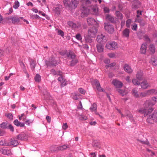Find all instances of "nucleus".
<instances>
[{
  "instance_id": "393cba45",
  "label": "nucleus",
  "mask_w": 157,
  "mask_h": 157,
  "mask_svg": "<svg viewBox=\"0 0 157 157\" xmlns=\"http://www.w3.org/2000/svg\"><path fill=\"white\" fill-rule=\"evenodd\" d=\"M137 88H133L132 90V94L136 97H139L138 94V91Z\"/></svg>"
},
{
  "instance_id": "2eb2a0df",
  "label": "nucleus",
  "mask_w": 157,
  "mask_h": 157,
  "mask_svg": "<svg viewBox=\"0 0 157 157\" xmlns=\"http://www.w3.org/2000/svg\"><path fill=\"white\" fill-rule=\"evenodd\" d=\"M135 21L136 22L139 23L140 26H144L147 24L145 21L140 18H136L135 20Z\"/></svg>"
},
{
  "instance_id": "8fccbe9b",
  "label": "nucleus",
  "mask_w": 157,
  "mask_h": 157,
  "mask_svg": "<svg viewBox=\"0 0 157 157\" xmlns=\"http://www.w3.org/2000/svg\"><path fill=\"white\" fill-rule=\"evenodd\" d=\"M137 26L136 24L134 23L132 25V29L134 31H136L137 30Z\"/></svg>"
},
{
  "instance_id": "f257e3e1",
  "label": "nucleus",
  "mask_w": 157,
  "mask_h": 157,
  "mask_svg": "<svg viewBox=\"0 0 157 157\" xmlns=\"http://www.w3.org/2000/svg\"><path fill=\"white\" fill-rule=\"evenodd\" d=\"M83 9L82 13L86 16L90 13H92L95 15L98 14V6L96 4H91L90 0H81L80 1Z\"/></svg>"
},
{
  "instance_id": "6e6d98bb",
  "label": "nucleus",
  "mask_w": 157,
  "mask_h": 157,
  "mask_svg": "<svg viewBox=\"0 0 157 157\" xmlns=\"http://www.w3.org/2000/svg\"><path fill=\"white\" fill-rule=\"evenodd\" d=\"M108 56L111 58H114L115 57V54L113 53H109L107 54Z\"/></svg>"
},
{
  "instance_id": "9b49d317",
  "label": "nucleus",
  "mask_w": 157,
  "mask_h": 157,
  "mask_svg": "<svg viewBox=\"0 0 157 157\" xmlns=\"http://www.w3.org/2000/svg\"><path fill=\"white\" fill-rule=\"evenodd\" d=\"M67 24L69 26L73 28L77 29L81 27V25L80 24H76L71 21H69L67 22Z\"/></svg>"
},
{
  "instance_id": "e2e57ef3",
  "label": "nucleus",
  "mask_w": 157,
  "mask_h": 157,
  "mask_svg": "<svg viewBox=\"0 0 157 157\" xmlns=\"http://www.w3.org/2000/svg\"><path fill=\"white\" fill-rule=\"evenodd\" d=\"M137 141L143 144H146L147 145H148L149 144V143L148 141L145 142V141H141V140H138Z\"/></svg>"
},
{
  "instance_id": "0eeeda50",
  "label": "nucleus",
  "mask_w": 157,
  "mask_h": 157,
  "mask_svg": "<svg viewBox=\"0 0 157 157\" xmlns=\"http://www.w3.org/2000/svg\"><path fill=\"white\" fill-rule=\"evenodd\" d=\"M104 27L105 30L110 33H112L114 32L113 27L109 23H105Z\"/></svg>"
},
{
  "instance_id": "4c0bfd02",
  "label": "nucleus",
  "mask_w": 157,
  "mask_h": 157,
  "mask_svg": "<svg viewBox=\"0 0 157 157\" xmlns=\"http://www.w3.org/2000/svg\"><path fill=\"white\" fill-rule=\"evenodd\" d=\"M116 14L117 18L120 19H121L123 18L122 14L119 11H117L116 12Z\"/></svg>"
},
{
  "instance_id": "69168bd1",
  "label": "nucleus",
  "mask_w": 157,
  "mask_h": 157,
  "mask_svg": "<svg viewBox=\"0 0 157 157\" xmlns=\"http://www.w3.org/2000/svg\"><path fill=\"white\" fill-rule=\"evenodd\" d=\"M133 71V70L131 68V67L128 66V73H132Z\"/></svg>"
},
{
  "instance_id": "37998d69",
  "label": "nucleus",
  "mask_w": 157,
  "mask_h": 157,
  "mask_svg": "<svg viewBox=\"0 0 157 157\" xmlns=\"http://www.w3.org/2000/svg\"><path fill=\"white\" fill-rule=\"evenodd\" d=\"M149 95L153 94H156L157 93V91L156 90L154 89H151L148 90Z\"/></svg>"
},
{
  "instance_id": "6ab92c4d",
  "label": "nucleus",
  "mask_w": 157,
  "mask_h": 157,
  "mask_svg": "<svg viewBox=\"0 0 157 157\" xmlns=\"http://www.w3.org/2000/svg\"><path fill=\"white\" fill-rule=\"evenodd\" d=\"M13 123L15 125L17 126H20L21 127H23L24 126L25 124L24 123H21L16 119L14 121Z\"/></svg>"
},
{
  "instance_id": "a19ab883",
  "label": "nucleus",
  "mask_w": 157,
  "mask_h": 157,
  "mask_svg": "<svg viewBox=\"0 0 157 157\" xmlns=\"http://www.w3.org/2000/svg\"><path fill=\"white\" fill-rule=\"evenodd\" d=\"M149 95L148 90L146 91L143 92H142L140 94V96L142 97H145L147 95Z\"/></svg>"
},
{
  "instance_id": "864d4df0",
  "label": "nucleus",
  "mask_w": 157,
  "mask_h": 157,
  "mask_svg": "<svg viewBox=\"0 0 157 157\" xmlns=\"http://www.w3.org/2000/svg\"><path fill=\"white\" fill-rule=\"evenodd\" d=\"M57 33L59 35H60L62 37L64 36V33L61 30H57Z\"/></svg>"
},
{
  "instance_id": "c9c22d12",
  "label": "nucleus",
  "mask_w": 157,
  "mask_h": 157,
  "mask_svg": "<svg viewBox=\"0 0 157 157\" xmlns=\"http://www.w3.org/2000/svg\"><path fill=\"white\" fill-rule=\"evenodd\" d=\"M8 124L6 122H3L0 124V127L2 128H8Z\"/></svg>"
},
{
  "instance_id": "5fc2aeb1",
  "label": "nucleus",
  "mask_w": 157,
  "mask_h": 157,
  "mask_svg": "<svg viewBox=\"0 0 157 157\" xmlns=\"http://www.w3.org/2000/svg\"><path fill=\"white\" fill-rule=\"evenodd\" d=\"M68 128V125L67 123H64L63 124L62 126V128L63 129L65 130Z\"/></svg>"
},
{
  "instance_id": "5701e85b",
  "label": "nucleus",
  "mask_w": 157,
  "mask_h": 157,
  "mask_svg": "<svg viewBox=\"0 0 157 157\" xmlns=\"http://www.w3.org/2000/svg\"><path fill=\"white\" fill-rule=\"evenodd\" d=\"M151 117L152 118L153 121L155 122H157V111H155L151 116Z\"/></svg>"
},
{
  "instance_id": "4d7b16f0",
  "label": "nucleus",
  "mask_w": 157,
  "mask_h": 157,
  "mask_svg": "<svg viewBox=\"0 0 157 157\" xmlns=\"http://www.w3.org/2000/svg\"><path fill=\"white\" fill-rule=\"evenodd\" d=\"M9 128L10 129V130L12 132H13L14 131L13 127L11 124H8V128Z\"/></svg>"
},
{
  "instance_id": "49530a36",
  "label": "nucleus",
  "mask_w": 157,
  "mask_h": 157,
  "mask_svg": "<svg viewBox=\"0 0 157 157\" xmlns=\"http://www.w3.org/2000/svg\"><path fill=\"white\" fill-rule=\"evenodd\" d=\"M19 6V3L18 1H16L14 3V5L13 6V8L15 9H17Z\"/></svg>"
},
{
  "instance_id": "0e129e2a",
  "label": "nucleus",
  "mask_w": 157,
  "mask_h": 157,
  "mask_svg": "<svg viewBox=\"0 0 157 157\" xmlns=\"http://www.w3.org/2000/svg\"><path fill=\"white\" fill-rule=\"evenodd\" d=\"M51 64L53 66H56V65L57 63L56 61L53 59V60L51 61Z\"/></svg>"
},
{
  "instance_id": "052dcab7",
  "label": "nucleus",
  "mask_w": 157,
  "mask_h": 157,
  "mask_svg": "<svg viewBox=\"0 0 157 157\" xmlns=\"http://www.w3.org/2000/svg\"><path fill=\"white\" fill-rule=\"evenodd\" d=\"M152 120H153L151 117L150 118H147V122L149 124L152 123Z\"/></svg>"
},
{
  "instance_id": "f03ea898",
  "label": "nucleus",
  "mask_w": 157,
  "mask_h": 157,
  "mask_svg": "<svg viewBox=\"0 0 157 157\" xmlns=\"http://www.w3.org/2000/svg\"><path fill=\"white\" fill-rule=\"evenodd\" d=\"M66 55L68 59H72L70 65L71 66H74L78 62V60L75 59V55L71 52H68Z\"/></svg>"
},
{
  "instance_id": "39448f33",
  "label": "nucleus",
  "mask_w": 157,
  "mask_h": 157,
  "mask_svg": "<svg viewBox=\"0 0 157 157\" xmlns=\"http://www.w3.org/2000/svg\"><path fill=\"white\" fill-rule=\"evenodd\" d=\"M8 21L13 24H17L19 22V18L16 16H10L7 18Z\"/></svg>"
},
{
  "instance_id": "f3484780",
  "label": "nucleus",
  "mask_w": 157,
  "mask_h": 157,
  "mask_svg": "<svg viewBox=\"0 0 157 157\" xmlns=\"http://www.w3.org/2000/svg\"><path fill=\"white\" fill-rule=\"evenodd\" d=\"M147 45L144 44H142L140 49V52L142 54H145L146 52Z\"/></svg>"
},
{
  "instance_id": "412c9836",
  "label": "nucleus",
  "mask_w": 157,
  "mask_h": 157,
  "mask_svg": "<svg viewBox=\"0 0 157 157\" xmlns=\"http://www.w3.org/2000/svg\"><path fill=\"white\" fill-rule=\"evenodd\" d=\"M149 50L151 53L153 54L155 52V46L152 44H151L149 46Z\"/></svg>"
},
{
  "instance_id": "1a4fd4ad",
  "label": "nucleus",
  "mask_w": 157,
  "mask_h": 157,
  "mask_svg": "<svg viewBox=\"0 0 157 157\" xmlns=\"http://www.w3.org/2000/svg\"><path fill=\"white\" fill-rule=\"evenodd\" d=\"M153 110V109H140L139 112L144 114V116H146L150 114Z\"/></svg>"
},
{
  "instance_id": "bb28decb",
  "label": "nucleus",
  "mask_w": 157,
  "mask_h": 157,
  "mask_svg": "<svg viewBox=\"0 0 157 157\" xmlns=\"http://www.w3.org/2000/svg\"><path fill=\"white\" fill-rule=\"evenodd\" d=\"M2 153L5 155H11L10 151L7 149H2L1 151Z\"/></svg>"
},
{
  "instance_id": "423d86ee",
  "label": "nucleus",
  "mask_w": 157,
  "mask_h": 157,
  "mask_svg": "<svg viewBox=\"0 0 157 157\" xmlns=\"http://www.w3.org/2000/svg\"><path fill=\"white\" fill-rule=\"evenodd\" d=\"M97 40L98 43L103 44L106 42L107 38L105 35L101 34L97 36Z\"/></svg>"
},
{
  "instance_id": "a211bd4d",
  "label": "nucleus",
  "mask_w": 157,
  "mask_h": 157,
  "mask_svg": "<svg viewBox=\"0 0 157 157\" xmlns=\"http://www.w3.org/2000/svg\"><path fill=\"white\" fill-rule=\"evenodd\" d=\"M42 95L44 96V98L46 99H48L49 98L50 95L47 92V90L45 89H43L42 91Z\"/></svg>"
},
{
  "instance_id": "a878e982",
  "label": "nucleus",
  "mask_w": 157,
  "mask_h": 157,
  "mask_svg": "<svg viewBox=\"0 0 157 157\" xmlns=\"http://www.w3.org/2000/svg\"><path fill=\"white\" fill-rule=\"evenodd\" d=\"M69 147V146L67 144H65L63 145L60 146L58 147V149L60 150H66Z\"/></svg>"
},
{
  "instance_id": "4468645a",
  "label": "nucleus",
  "mask_w": 157,
  "mask_h": 157,
  "mask_svg": "<svg viewBox=\"0 0 157 157\" xmlns=\"http://www.w3.org/2000/svg\"><path fill=\"white\" fill-rule=\"evenodd\" d=\"M94 83L96 86L97 90L99 91H103V89L100 86V84L99 82L97 80H94Z\"/></svg>"
},
{
  "instance_id": "09e8293b",
  "label": "nucleus",
  "mask_w": 157,
  "mask_h": 157,
  "mask_svg": "<svg viewBox=\"0 0 157 157\" xmlns=\"http://www.w3.org/2000/svg\"><path fill=\"white\" fill-rule=\"evenodd\" d=\"M25 117V114L24 113L21 114V116H19V120H25V117Z\"/></svg>"
},
{
  "instance_id": "6e6552de",
  "label": "nucleus",
  "mask_w": 157,
  "mask_h": 157,
  "mask_svg": "<svg viewBox=\"0 0 157 157\" xmlns=\"http://www.w3.org/2000/svg\"><path fill=\"white\" fill-rule=\"evenodd\" d=\"M97 30L95 27L91 28L89 29L88 31V36H90L92 37H94L97 33Z\"/></svg>"
},
{
  "instance_id": "c756f323",
  "label": "nucleus",
  "mask_w": 157,
  "mask_h": 157,
  "mask_svg": "<svg viewBox=\"0 0 157 157\" xmlns=\"http://www.w3.org/2000/svg\"><path fill=\"white\" fill-rule=\"evenodd\" d=\"M58 80L59 81L61 82V86H63L66 84L65 80L64 79L62 76H60V77H59L58 78Z\"/></svg>"
},
{
  "instance_id": "f8f14e48",
  "label": "nucleus",
  "mask_w": 157,
  "mask_h": 157,
  "mask_svg": "<svg viewBox=\"0 0 157 157\" xmlns=\"http://www.w3.org/2000/svg\"><path fill=\"white\" fill-rule=\"evenodd\" d=\"M136 78L140 81H141L143 79V74L141 71L139 70L137 72L136 75Z\"/></svg>"
},
{
  "instance_id": "680f3d73",
  "label": "nucleus",
  "mask_w": 157,
  "mask_h": 157,
  "mask_svg": "<svg viewBox=\"0 0 157 157\" xmlns=\"http://www.w3.org/2000/svg\"><path fill=\"white\" fill-rule=\"evenodd\" d=\"M79 118L81 120H86L87 119L86 116L83 115L81 116Z\"/></svg>"
},
{
  "instance_id": "3c124183",
  "label": "nucleus",
  "mask_w": 157,
  "mask_h": 157,
  "mask_svg": "<svg viewBox=\"0 0 157 157\" xmlns=\"http://www.w3.org/2000/svg\"><path fill=\"white\" fill-rule=\"evenodd\" d=\"M6 116L9 119L11 120L13 119V116L11 113H8L6 115Z\"/></svg>"
},
{
  "instance_id": "ea45409f",
  "label": "nucleus",
  "mask_w": 157,
  "mask_h": 157,
  "mask_svg": "<svg viewBox=\"0 0 157 157\" xmlns=\"http://www.w3.org/2000/svg\"><path fill=\"white\" fill-rule=\"evenodd\" d=\"M5 52L7 54L9 53L10 52V51L8 49H6V50L5 52L2 51L1 48H0V56H3Z\"/></svg>"
},
{
  "instance_id": "a18cd8bd",
  "label": "nucleus",
  "mask_w": 157,
  "mask_h": 157,
  "mask_svg": "<svg viewBox=\"0 0 157 157\" xmlns=\"http://www.w3.org/2000/svg\"><path fill=\"white\" fill-rule=\"evenodd\" d=\"M51 73L52 74L54 75H61V72H57L54 69H53L51 70Z\"/></svg>"
},
{
  "instance_id": "7c9ffc66",
  "label": "nucleus",
  "mask_w": 157,
  "mask_h": 157,
  "mask_svg": "<svg viewBox=\"0 0 157 157\" xmlns=\"http://www.w3.org/2000/svg\"><path fill=\"white\" fill-rule=\"evenodd\" d=\"M106 19L112 22H113L114 21V18L111 15L109 14H107L106 16Z\"/></svg>"
},
{
  "instance_id": "473e14b6",
  "label": "nucleus",
  "mask_w": 157,
  "mask_h": 157,
  "mask_svg": "<svg viewBox=\"0 0 157 157\" xmlns=\"http://www.w3.org/2000/svg\"><path fill=\"white\" fill-rule=\"evenodd\" d=\"M101 8L103 10V11L105 13H108L109 12V10L108 8L105 6L104 4H102L101 5Z\"/></svg>"
},
{
  "instance_id": "cd10ccee",
  "label": "nucleus",
  "mask_w": 157,
  "mask_h": 157,
  "mask_svg": "<svg viewBox=\"0 0 157 157\" xmlns=\"http://www.w3.org/2000/svg\"><path fill=\"white\" fill-rule=\"evenodd\" d=\"M10 144L11 145H13V146H16L18 145V143L17 140L13 139L10 141Z\"/></svg>"
},
{
  "instance_id": "b1692460",
  "label": "nucleus",
  "mask_w": 157,
  "mask_h": 157,
  "mask_svg": "<svg viewBox=\"0 0 157 157\" xmlns=\"http://www.w3.org/2000/svg\"><path fill=\"white\" fill-rule=\"evenodd\" d=\"M92 37L90 36H88L87 35L85 36V39L86 42L87 43H91L92 42Z\"/></svg>"
},
{
  "instance_id": "e433bc0d",
  "label": "nucleus",
  "mask_w": 157,
  "mask_h": 157,
  "mask_svg": "<svg viewBox=\"0 0 157 157\" xmlns=\"http://www.w3.org/2000/svg\"><path fill=\"white\" fill-rule=\"evenodd\" d=\"M72 96L73 98L75 100L78 99L79 98V94L76 93H73Z\"/></svg>"
},
{
  "instance_id": "c85d7f7f",
  "label": "nucleus",
  "mask_w": 157,
  "mask_h": 157,
  "mask_svg": "<svg viewBox=\"0 0 157 157\" xmlns=\"http://www.w3.org/2000/svg\"><path fill=\"white\" fill-rule=\"evenodd\" d=\"M97 47L98 51L99 52H101L103 51L104 48L101 44H98L97 46Z\"/></svg>"
},
{
  "instance_id": "dca6fc26",
  "label": "nucleus",
  "mask_w": 157,
  "mask_h": 157,
  "mask_svg": "<svg viewBox=\"0 0 157 157\" xmlns=\"http://www.w3.org/2000/svg\"><path fill=\"white\" fill-rule=\"evenodd\" d=\"M78 3V2L77 1L72 0L69 6L72 9H75L77 7Z\"/></svg>"
},
{
  "instance_id": "774afa93",
  "label": "nucleus",
  "mask_w": 157,
  "mask_h": 157,
  "mask_svg": "<svg viewBox=\"0 0 157 157\" xmlns=\"http://www.w3.org/2000/svg\"><path fill=\"white\" fill-rule=\"evenodd\" d=\"M124 69L126 72H128V66L127 65H125L124 67Z\"/></svg>"
},
{
  "instance_id": "72a5a7b5",
  "label": "nucleus",
  "mask_w": 157,
  "mask_h": 157,
  "mask_svg": "<svg viewBox=\"0 0 157 157\" xmlns=\"http://www.w3.org/2000/svg\"><path fill=\"white\" fill-rule=\"evenodd\" d=\"M30 66L32 70H34L36 66V61L31 59L30 61Z\"/></svg>"
},
{
  "instance_id": "2f4dec72",
  "label": "nucleus",
  "mask_w": 157,
  "mask_h": 157,
  "mask_svg": "<svg viewBox=\"0 0 157 157\" xmlns=\"http://www.w3.org/2000/svg\"><path fill=\"white\" fill-rule=\"evenodd\" d=\"M140 81L136 78H134L132 79V82L135 85L138 86L140 85Z\"/></svg>"
},
{
  "instance_id": "20e7f679",
  "label": "nucleus",
  "mask_w": 157,
  "mask_h": 157,
  "mask_svg": "<svg viewBox=\"0 0 157 157\" xmlns=\"http://www.w3.org/2000/svg\"><path fill=\"white\" fill-rule=\"evenodd\" d=\"M118 47L117 44L115 42L108 43L105 45L106 48L111 50L117 48Z\"/></svg>"
},
{
  "instance_id": "f704fd0d",
  "label": "nucleus",
  "mask_w": 157,
  "mask_h": 157,
  "mask_svg": "<svg viewBox=\"0 0 157 157\" xmlns=\"http://www.w3.org/2000/svg\"><path fill=\"white\" fill-rule=\"evenodd\" d=\"M35 80L36 82H39L41 80V76L40 75L37 74L36 75Z\"/></svg>"
},
{
  "instance_id": "7ed1b4c3",
  "label": "nucleus",
  "mask_w": 157,
  "mask_h": 157,
  "mask_svg": "<svg viewBox=\"0 0 157 157\" xmlns=\"http://www.w3.org/2000/svg\"><path fill=\"white\" fill-rule=\"evenodd\" d=\"M155 102H157V96L152 98V100H148L146 101L144 103V105L147 108H151L155 105Z\"/></svg>"
},
{
  "instance_id": "603ef678",
  "label": "nucleus",
  "mask_w": 157,
  "mask_h": 157,
  "mask_svg": "<svg viewBox=\"0 0 157 157\" xmlns=\"http://www.w3.org/2000/svg\"><path fill=\"white\" fill-rule=\"evenodd\" d=\"M33 122V120H28L26 121H25V123L26 124L28 125H29L31 124H32Z\"/></svg>"
},
{
  "instance_id": "9d476101",
  "label": "nucleus",
  "mask_w": 157,
  "mask_h": 157,
  "mask_svg": "<svg viewBox=\"0 0 157 157\" xmlns=\"http://www.w3.org/2000/svg\"><path fill=\"white\" fill-rule=\"evenodd\" d=\"M112 84L116 88H121L123 85V84L121 82L117 79H113L112 81Z\"/></svg>"
},
{
  "instance_id": "13d9d810",
  "label": "nucleus",
  "mask_w": 157,
  "mask_h": 157,
  "mask_svg": "<svg viewBox=\"0 0 157 157\" xmlns=\"http://www.w3.org/2000/svg\"><path fill=\"white\" fill-rule=\"evenodd\" d=\"M79 92L81 94H85L86 92L85 90L82 88H80L78 89Z\"/></svg>"
},
{
  "instance_id": "ddd939ff",
  "label": "nucleus",
  "mask_w": 157,
  "mask_h": 157,
  "mask_svg": "<svg viewBox=\"0 0 157 157\" xmlns=\"http://www.w3.org/2000/svg\"><path fill=\"white\" fill-rule=\"evenodd\" d=\"M140 84L141 88L143 89H146L150 86V84L146 80H144Z\"/></svg>"
},
{
  "instance_id": "4be33fe9",
  "label": "nucleus",
  "mask_w": 157,
  "mask_h": 157,
  "mask_svg": "<svg viewBox=\"0 0 157 157\" xmlns=\"http://www.w3.org/2000/svg\"><path fill=\"white\" fill-rule=\"evenodd\" d=\"M17 138L19 140H23L26 139L25 134L23 133L20 134L17 136Z\"/></svg>"
},
{
  "instance_id": "58836bf2",
  "label": "nucleus",
  "mask_w": 157,
  "mask_h": 157,
  "mask_svg": "<svg viewBox=\"0 0 157 157\" xmlns=\"http://www.w3.org/2000/svg\"><path fill=\"white\" fill-rule=\"evenodd\" d=\"M117 91L118 92V93L121 94L122 96H124V95L126 94V92L125 90H123L121 89H117Z\"/></svg>"
},
{
  "instance_id": "79ce46f5",
  "label": "nucleus",
  "mask_w": 157,
  "mask_h": 157,
  "mask_svg": "<svg viewBox=\"0 0 157 157\" xmlns=\"http://www.w3.org/2000/svg\"><path fill=\"white\" fill-rule=\"evenodd\" d=\"M132 7L134 8H136L138 6V4H140L139 2L136 0H135L132 2Z\"/></svg>"
},
{
  "instance_id": "bf43d9fd",
  "label": "nucleus",
  "mask_w": 157,
  "mask_h": 157,
  "mask_svg": "<svg viewBox=\"0 0 157 157\" xmlns=\"http://www.w3.org/2000/svg\"><path fill=\"white\" fill-rule=\"evenodd\" d=\"M76 38L78 40H80L82 39V36L80 34H78L76 35Z\"/></svg>"
},
{
  "instance_id": "338daca9",
  "label": "nucleus",
  "mask_w": 157,
  "mask_h": 157,
  "mask_svg": "<svg viewBox=\"0 0 157 157\" xmlns=\"http://www.w3.org/2000/svg\"><path fill=\"white\" fill-rule=\"evenodd\" d=\"M46 119L48 122L50 123L51 121V117L49 116H46Z\"/></svg>"
},
{
  "instance_id": "aec40b11",
  "label": "nucleus",
  "mask_w": 157,
  "mask_h": 157,
  "mask_svg": "<svg viewBox=\"0 0 157 157\" xmlns=\"http://www.w3.org/2000/svg\"><path fill=\"white\" fill-rule=\"evenodd\" d=\"M87 22L89 25H93L96 22V21L94 18L91 17L87 18Z\"/></svg>"
},
{
  "instance_id": "c03bdc74",
  "label": "nucleus",
  "mask_w": 157,
  "mask_h": 157,
  "mask_svg": "<svg viewBox=\"0 0 157 157\" xmlns=\"http://www.w3.org/2000/svg\"><path fill=\"white\" fill-rule=\"evenodd\" d=\"M151 63L153 66H157V59H152L151 60Z\"/></svg>"
},
{
  "instance_id": "de8ad7c7",
  "label": "nucleus",
  "mask_w": 157,
  "mask_h": 157,
  "mask_svg": "<svg viewBox=\"0 0 157 157\" xmlns=\"http://www.w3.org/2000/svg\"><path fill=\"white\" fill-rule=\"evenodd\" d=\"M123 37H127L128 36V29H126L123 32Z\"/></svg>"
}]
</instances>
